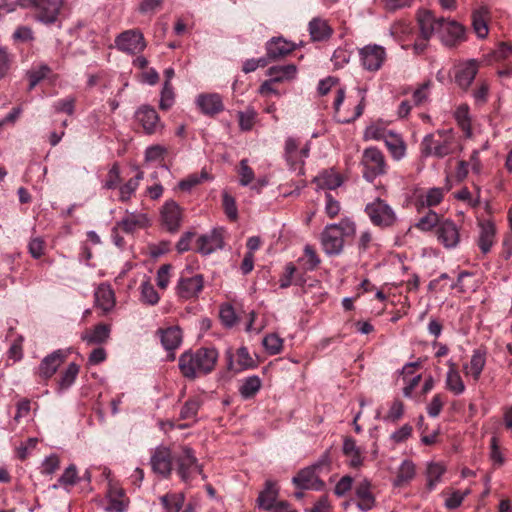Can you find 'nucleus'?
Masks as SVG:
<instances>
[{
	"label": "nucleus",
	"mask_w": 512,
	"mask_h": 512,
	"mask_svg": "<svg viewBox=\"0 0 512 512\" xmlns=\"http://www.w3.org/2000/svg\"><path fill=\"white\" fill-rule=\"evenodd\" d=\"M420 34L415 40L414 50L417 54L425 51L433 34H438L446 46H456L465 39L464 27L455 20L444 17L436 18L431 11H419L417 16Z\"/></svg>",
	"instance_id": "f257e3e1"
},
{
	"label": "nucleus",
	"mask_w": 512,
	"mask_h": 512,
	"mask_svg": "<svg viewBox=\"0 0 512 512\" xmlns=\"http://www.w3.org/2000/svg\"><path fill=\"white\" fill-rule=\"evenodd\" d=\"M218 351L214 347H201L195 351L188 350L179 357V369L188 379L211 373L218 359Z\"/></svg>",
	"instance_id": "f03ea898"
},
{
	"label": "nucleus",
	"mask_w": 512,
	"mask_h": 512,
	"mask_svg": "<svg viewBox=\"0 0 512 512\" xmlns=\"http://www.w3.org/2000/svg\"><path fill=\"white\" fill-rule=\"evenodd\" d=\"M419 147L423 157L441 159L454 154L458 150L459 144L452 129H438L427 134Z\"/></svg>",
	"instance_id": "7ed1b4c3"
},
{
	"label": "nucleus",
	"mask_w": 512,
	"mask_h": 512,
	"mask_svg": "<svg viewBox=\"0 0 512 512\" xmlns=\"http://www.w3.org/2000/svg\"><path fill=\"white\" fill-rule=\"evenodd\" d=\"M355 233V224L349 219H343L339 224H331L325 227L321 235L323 250L328 255H338L344 245V237H350Z\"/></svg>",
	"instance_id": "20e7f679"
},
{
	"label": "nucleus",
	"mask_w": 512,
	"mask_h": 512,
	"mask_svg": "<svg viewBox=\"0 0 512 512\" xmlns=\"http://www.w3.org/2000/svg\"><path fill=\"white\" fill-rule=\"evenodd\" d=\"M361 164L363 166V177L368 182L372 183L378 176L386 173L385 157L375 147H369L363 151Z\"/></svg>",
	"instance_id": "39448f33"
},
{
	"label": "nucleus",
	"mask_w": 512,
	"mask_h": 512,
	"mask_svg": "<svg viewBox=\"0 0 512 512\" xmlns=\"http://www.w3.org/2000/svg\"><path fill=\"white\" fill-rule=\"evenodd\" d=\"M174 461L177 464V473L184 482L191 481L196 474L202 472L194 450L187 446L183 447L179 454L174 455Z\"/></svg>",
	"instance_id": "423d86ee"
},
{
	"label": "nucleus",
	"mask_w": 512,
	"mask_h": 512,
	"mask_svg": "<svg viewBox=\"0 0 512 512\" xmlns=\"http://www.w3.org/2000/svg\"><path fill=\"white\" fill-rule=\"evenodd\" d=\"M365 212L375 226L382 228L393 226L397 220L393 209L380 198H377L372 203L367 204Z\"/></svg>",
	"instance_id": "0eeeda50"
},
{
	"label": "nucleus",
	"mask_w": 512,
	"mask_h": 512,
	"mask_svg": "<svg viewBox=\"0 0 512 512\" xmlns=\"http://www.w3.org/2000/svg\"><path fill=\"white\" fill-rule=\"evenodd\" d=\"M118 50L128 54H139L146 48V41L138 29H130L119 34L115 39Z\"/></svg>",
	"instance_id": "6e6552de"
},
{
	"label": "nucleus",
	"mask_w": 512,
	"mask_h": 512,
	"mask_svg": "<svg viewBox=\"0 0 512 512\" xmlns=\"http://www.w3.org/2000/svg\"><path fill=\"white\" fill-rule=\"evenodd\" d=\"M321 467L322 463H317L300 470L292 479L295 487L304 490H323L325 483L317 475V471L320 470Z\"/></svg>",
	"instance_id": "1a4fd4ad"
},
{
	"label": "nucleus",
	"mask_w": 512,
	"mask_h": 512,
	"mask_svg": "<svg viewBox=\"0 0 512 512\" xmlns=\"http://www.w3.org/2000/svg\"><path fill=\"white\" fill-rule=\"evenodd\" d=\"M204 288V279L201 274L193 276L182 275L176 285V294L181 300L198 298Z\"/></svg>",
	"instance_id": "9d476101"
},
{
	"label": "nucleus",
	"mask_w": 512,
	"mask_h": 512,
	"mask_svg": "<svg viewBox=\"0 0 512 512\" xmlns=\"http://www.w3.org/2000/svg\"><path fill=\"white\" fill-rule=\"evenodd\" d=\"M174 456L171 451L163 446L157 447L151 456V467L154 473L169 478L172 473Z\"/></svg>",
	"instance_id": "9b49d317"
},
{
	"label": "nucleus",
	"mask_w": 512,
	"mask_h": 512,
	"mask_svg": "<svg viewBox=\"0 0 512 512\" xmlns=\"http://www.w3.org/2000/svg\"><path fill=\"white\" fill-rule=\"evenodd\" d=\"M359 54L363 67L369 71H378L386 59L385 49L376 44L365 46Z\"/></svg>",
	"instance_id": "f8f14e48"
},
{
	"label": "nucleus",
	"mask_w": 512,
	"mask_h": 512,
	"mask_svg": "<svg viewBox=\"0 0 512 512\" xmlns=\"http://www.w3.org/2000/svg\"><path fill=\"white\" fill-rule=\"evenodd\" d=\"M436 236L439 243L445 248H455L460 242V232L454 221L442 219L436 229Z\"/></svg>",
	"instance_id": "ddd939ff"
},
{
	"label": "nucleus",
	"mask_w": 512,
	"mask_h": 512,
	"mask_svg": "<svg viewBox=\"0 0 512 512\" xmlns=\"http://www.w3.org/2000/svg\"><path fill=\"white\" fill-rule=\"evenodd\" d=\"M36 9V18L46 24L57 20L62 0H33Z\"/></svg>",
	"instance_id": "4468645a"
},
{
	"label": "nucleus",
	"mask_w": 512,
	"mask_h": 512,
	"mask_svg": "<svg viewBox=\"0 0 512 512\" xmlns=\"http://www.w3.org/2000/svg\"><path fill=\"white\" fill-rule=\"evenodd\" d=\"M223 247L222 230L213 229L210 233L201 235L196 240V251L203 255H208L217 249Z\"/></svg>",
	"instance_id": "2eb2a0df"
},
{
	"label": "nucleus",
	"mask_w": 512,
	"mask_h": 512,
	"mask_svg": "<svg viewBox=\"0 0 512 512\" xmlns=\"http://www.w3.org/2000/svg\"><path fill=\"white\" fill-rule=\"evenodd\" d=\"M67 354L63 350H57L46 356L38 368V376L42 380H48L57 371L58 367L64 362Z\"/></svg>",
	"instance_id": "dca6fc26"
},
{
	"label": "nucleus",
	"mask_w": 512,
	"mask_h": 512,
	"mask_svg": "<svg viewBox=\"0 0 512 512\" xmlns=\"http://www.w3.org/2000/svg\"><path fill=\"white\" fill-rule=\"evenodd\" d=\"M161 218L169 232H177L182 219L180 206L175 201H167L161 210Z\"/></svg>",
	"instance_id": "f3484780"
},
{
	"label": "nucleus",
	"mask_w": 512,
	"mask_h": 512,
	"mask_svg": "<svg viewBox=\"0 0 512 512\" xmlns=\"http://www.w3.org/2000/svg\"><path fill=\"white\" fill-rule=\"evenodd\" d=\"M196 102L205 115L214 116L224 110L222 98L217 93L200 94Z\"/></svg>",
	"instance_id": "a211bd4d"
},
{
	"label": "nucleus",
	"mask_w": 512,
	"mask_h": 512,
	"mask_svg": "<svg viewBox=\"0 0 512 512\" xmlns=\"http://www.w3.org/2000/svg\"><path fill=\"white\" fill-rule=\"evenodd\" d=\"M477 72V61L469 60L457 68L455 73V82L461 89L467 90L475 79Z\"/></svg>",
	"instance_id": "6ab92c4d"
},
{
	"label": "nucleus",
	"mask_w": 512,
	"mask_h": 512,
	"mask_svg": "<svg viewBox=\"0 0 512 512\" xmlns=\"http://www.w3.org/2000/svg\"><path fill=\"white\" fill-rule=\"evenodd\" d=\"M136 120L147 134H153L159 124V116L152 107L143 106L136 112Z\"/></svg>",
	"instance_id": "aec40b11"
},
{
	"label": "nucleus",
	"mask_w": 512,
	"mask_h": 512,
	"mask_svg": "<svg viewBox=\"0 0 512 512\" xmlns=\"http://www.w3.org/2000/svg\"><path fill=\"white\" fill-rule=\"evenodd\" d=\"M295 49V45L285 39L273 38L266 44L267 56L271 60H277L290 54Z\"/></svg>",
	"instance_id": "412c9836"
},
{
	"label": "nucleus",
	"mask_w": 512,
	"mask_h": 512,
	"mask_svg": "<svg viewBox=\"0 0 512 512\" xmlns=\"http://www.w3.org/2000/svg\"><path fill=\"white\" fill-rule=\"evenodd\" d=\"M486 349L483 347L477 348L473 351L470 364L465 365L464 372L466 375H471L474 381H478L480 379L481 373L486 364Z\"/></svg>",
	"instance_id": "4be33fe9"
},
{
	"label": "nucleus",
	"mask_w": 512,
	"mask_h": 512,
	"mask_svg": "<svg viewBox=\"0 0 512 512\" xmlns=\"http://www.w3.org/2000/svg\"><path fill=\"white\" fill-rule=\"evenodd\" d=\"M490 10L487 6H479L472 13V25L478 37L484 38L488 34Z\"/></svg>",
	"instance_id": "5701e85b"
},
{
	"label": "nucleus",
	"mask_w": 512,
	"mask_h": 512,
	"mask_svg": "<svg viewBox=\"0 0 512 512\" xmlns=\"http://www.w3.org/2000/svg\"><path fill=\"white\" fill-rule=\"evenodd\" d=\"M158 334L163 347L167 351H174L177 349L182 341L181 329L177 326L168 327L166 329H159Z\"/></svg>",
	"instance_id": "b1692460"
},
{
	"label": "nucleus",
	"mask_w": 512,
	"mask_h": 512,
	"mask_svg": "<svg viewBox=\"0 0 512 512\" xmlns=\"http://www.w3.org/2000/svg\"><path fill=\"white\" fill-rule=\"evenodd\" d=\"M278 487L274 481L267 480L265 489L260 492L257 499L258 505L264 510H275Z\"/></svg>",
	"instance_id": "393cba45"
},
{
	"label": "nucleus",
	"mask_w": 512,
	"mask_h": 512,
	"mask_svg": "<svg viewBox=\"0 0 512 512\" xmlns=\"http://www.w3.org/2000/svg\"><path fill=\"white\" fill-rule=\"evenodd\" d=\"M444 194V188L435 187L429 189L425 195H420L415 203L418 212L425 208L437 206L443 200Z\"/></svg>",
	"instance_id": "a878e982"
},
{
	"label": "nucleus",
	"mask_w": 512,
	"mask_h": 512,
	"mask_svg": "<svg viewBox=\"0 0 512 512\" xmlns=\"http://www.w3.org/2000/svg\"><path fill=\"white\" fill-rule=\"evenodd\" d=\"M95 303L104 313L112 310L115 305L114 292L109 285L101 284L95 291Z\"/></svg>",
	"instance_id": "bb28decb"
},
{
	"label": "nucleus",
	"mask_w": 512,
	"mask_h": 512,
	"mask_svg": "<svg viewBox=\"0 0 512 512\" xmlns=\"http://www.w3.org/2000/svg\"><path fill=\"white\" fill-rule=\"evenodd\" d=\"M448 366L449 370L445 381L446 388L455 395H460L465 391V384L457 369V365L452 361H448Z\"/></svg>",
	"instance_id": "cd10ccee"
},
{
	"label": "nucleus",
	"mask_w": 512,
	"mask_h": 512,
	"mask_svg": "<svg viewBox=\"0 0 512 512\" xmlns=\"http://www.w3.org/2000/svg\"><path fill=\"white\" fill-rule=\"evenodd\" d=\"M164 512H180L184 506V493L168 492L159 497Z\"/></svg>",
	"instance_id": "c85d7f7f"
},
{
	"label": "nucleus",
	"mask_w": 512,
	"mask_h": 512,
	"mask_svg": "<svg viewBox=\"0 0 512 512\" xmlns=\"http://www.w3.org/2000/svg\"><path fill=\"white\" fill-rule=\"evenodd\" d=\"M370 486V482L366 479L356 486V495L359 499L357 505L362 511H369L375 503L374 496L370 491Z\"/></svg>",
	"instance_id": "c756f323"
},
{
	"label": "nucleus",
	"mask_w": 512,
	"mask_h": 512,
	"mask_svg": "<svg viewBox=\"0 0 512 512\" xmlns=\"http://www.w3.org/2000/svg\"><path fill=\"white\" fill-rule=\"evenodd\" d=\"M110 331V325L99 323L93 329L86 331L82 336V340L88 344H102L109 338Z\"/></svg>",
	"instance_id": "7c9ffc66"
},
{
	"label": "nucleus",
	"mask_w": 512,
	"mask_h": 512,
	"mask_svg": "<svg viewBox=\"0 0 512 512\" xmlns=\"http://www.w3.org/2000/svg\"><path fill=\"white\" fill-rule=\"evenodd\" d=\"M128 506V499L122 489L111 488L108 493V512H124Z\"/></svg>",
	"instance_id": "2f4dec72"
},
{
	"label": "nucleus",
	"mask_w": 512,
	"mask_h": 512,
	"mask_svg": "<svg viewBox=\"0 0 512 512\" xmlns=\"http://www.w3.org/2000/svg\"><path fill=\"white\" fill-rule=\"evenodd\" d=\"M384 142L391 156L395 160H400L405 156L406 144L400 135L392 132L391 134L387 135Z\"/></svg>",
	"instance_id": "473e14b6"
},
{
	"label": "nucleus",
	"mask_w": 512,
	"mask_h": 512,
	"mask_svg": "<svg viewBox=\"0 0 512 512\" xmlns=\"http://www.w3.org/2000/svg\"><path fill=\"white\" fill-rule=\"evenodd\" d=\"M309 33L313 41H323L332 34V29L325 20L314 18L309 23Z\"/></svg>",
	"instance_id": "72a5a7b5"
},
{
	"label": "nucleus",
	"mask_w": 512,
	"mask_h": 512,
	"mask_svg": "<svg viewBox=\"0 0 512 512\" xmlns=\"http://www.w3.org/2000/svg\"><path fill=\"white\" fill-rule=\"evenodd\" d=\"M148 219L143 214H129L117 224L125 233H133L137 228L146 226Z\"/></svg>",
	"instance_id": "f704fd0d"
},
{
	"label": "nucleus",
	"mask_w": 512,
	"mask_h": 512,
	"mask_svg": "<svg viewBox=\"0 0 512 512\" xmlns=\"http://www.w3.org/2000/svg\"><path fill=\"white\" fill-rule=\"evenodd\" d=\"M416 474L415 465L410 460H404L397 472V476L394 480V485L397 487H402L408 484Z\"/></svg>",
	"instance_id": "c9c22d12"
},
{
	"label": "nucleus",
	"mask_w": 512,
	"mask_h": 512,
	"mask_svg": "<svg viewBox=\"0 0 512 512\" xmlns=\"http://www.w3.org/2000/svg\"><path fill=\"white\" fill-rule=\"evenodd\" d=\"M343 453L350 458L351 467L358 468L362 465L363 458L361 455V451L359 447H357L356 441L353 438H345L343 444Z\"/></svg>",
	"instance_id": "e433bc0d"
},
{
	"label": "nucleus",
	"mask_w": 512,
	"mask_h": 512,
	"mask_svg": "<svg viewBox=\"0 0 512 512\" xmlns=\"http://www.w3.org/2000/svg\"><path fill=\"white\" fill-rule=\"evenodd\" d=\"M495 237V227L492 223L487 222L481 225L478 245L481 251L486 254L490 251Z\"/></svg>",
	"instance_id": "4c0bfd02"
},
{
	"label": "nucleus",
	"mask_w": 512,
	"mask_h": 512,
	"mask_svg": "<svg viewBox=\"0 0 512 512\" xmlns=\"http://www.w3.org/2000/svg\"><path fill=\"white\" fill-rule=\"evenodd\" d=\"M261 386L262 382L258 376H250L243 380L239 392L244 399H251L259 392Z\"/></svg>",
	"instance_id": "58836bf2"
},
{
	"label": "nucleus",
	"mask_w": 512,
	"mask_h": 512,
	"mask_svg": "<svg viewBox=\"0 0 512 512\" xmlns=\"http://www.w3.org/2000/svg\"><path fill=\"white\" fill-rule=\"evenodd\" d=\"M296 74V66L293 64L285 66H273L268 69V75L272 81L281 82L294 78Z\"/></svg>",
	"instance_id": "ea45409f"
},
{
	"label": "nucleus",
	"mask_w": 512,
	"mask_h": 512,
	"mask_svg": "<svg viewBox=\"0 0 512 512\" xmlns=\"http://www.w3.org/2000/svg\"><path fill=\"white\" fill-rule=\"evenodd\" d=\"M315 182L322 189L333 190L342 184V179L339 174L332 171H324L315 178Z\"/></svg>",
	"instance_id": "a19ab883"
},
{
	"label": "nucleus",
	"mask_w": 512,
	"mask_h": 512,
	"mask_svg": "<svg viewBox=\"0 0 512 512\" xmlns=\"http://www.w3.org/2000/svg\"><path fill=\"white\" fill-rule=\"evenodd\" d=\"M298 262L304 271H313L320 264V259L315 250L307 245L303 256L299 258Z\"/></svg>",
	"instance_id": "79ce46f5"
},
{
	"label": "nucleus",
	"mask_w": 512,
	"mask_h": 512,
	"mask_svg": "<svg viewBox=\"0 0 512 512\" xmlns=\"http://www.w3.org/2000/svg\"><path fill=\"white\" fill-rule=\"evenodd\" d=\"M305 280L302 276L297 275V269L294 264L289 263L285 267L284 274L279 279L280 288H288L292 283L302 284Z\"/></svg>",
	"instance_id": "37998d69"
},
{
	"label": "nucleus",
	"mask_w": 512,
	"mask_h": 512,
	"mask_svg": "<svg viewBox=\"0 0 512 512\" xmlns=\"http://www.w3.org/2000/svg\"><path fill=\"white\" fill-rule=\"evenodd\" d=\"M445 467L440 463H430L427 467V489L432 491L445 473Z\"/></svg>",
	"instance_id": "c03bdc74"
},
{
	"label": "nucleus",
	"mask_w": 512,
	"mask_h": 512,
	"mask_svg": "<svg viewBox=\"0 0 512 512\" xmlns=\"http://www.w3.org/2000/svg\"><path fill=\"white\" fill-rule=\"evenodd\" d=\"M15 61V56L5 47H0V80L6 78Z\"/></svg>",
	"instance_id": "a18cd8bd"
},
{
	"label": "nucleus",
	"mask_w": 512,
	"mask_h": 512,
	"mask_svg": "<svg viewBox=\"0 0 512 512\" xmlns=\"http://www.w3.org/2000/svg\"><path fill=\"white\" fill-rule=\"evenodd\" d=\"M201 405L202 401L199 397L189 398L181 409V419L188 420L195 418Z\"/></svg>",
	"instance_id": "49530a36"
},
{
	"label": "nucleus",
	"mask_w": 512,
	"mask_h": 512,
	"mask_svg": "<svg viewBox=\"0 0 512 512\" xmlns=\"http://www.w3.org/2000/svg\"><path fill=\"white\" fill-rule=\"evenodd\" d=\"M441 221H442V219H440L439 215L436 212L429 210L426 215L422 216L418 220L415 227L422 231H429L434 227L437 228L438 224Z\"/></svg>",
	"instance_id": "de8ad7c7"
},
{
	"label": "nucleus",
	"mask_w": 512,
	"mask_h": 512,
	"mask_svg": "<svg viewBox=\"0 0 512 512\" xmlns=\"http://www.w3.org/2000/svg\"><path fill=\"white\" fill-rule=\"evenodd\" d=\"M79 482L77 467L74 464L69 465L63 474L58 478V483L65 489H69Z\"/></svg>",
	"instance_id": "09e8293b"
},
{
	"label": "nucleus",
	"mask_w": 512,
	"mask_h": 512,
	"mask_svg": "<svg viewBox=\"0 0 512 512\" xmlns=\"http://www.w3.org/2000/svg\"><path fill=\"white\" fill-rule=\"evenodd\" d=\"M143 178V173L138 172L137 175L131 179H129L124 185L120 187V200L127 201L130 199L131 195L137 189L140 180Z\"/></svg>",
	"instance_id": "8fccbe9b"
},
{
	"label": "nucleus",
	"mask_w": 512,
	"mask_h": 512,
	"mask_svg": "<svg viewBox=\"0 0 512 512\" xmlns=\"http://www.w3.org/2000/svg\"><path fill=\"white\" fill-rule=\"evenodd\" d=\"M141 300L149 305H155L158 303L160 297L154 286L150 281H144L141 283Z\"/></svg>",
	"instance_id": "3c124183"
},
{
	"label": "nucleus",
	"mask_w": 512,
	"mask_h": 512,
	"mask_svg": "<svg viewBox=\"0 0 512 512\" xmlns=\"http://www.w3.org/2000/svg\"><path fill=\"white\" fill-rule=\"evenodd\" d=\"M237 364L239 366V369L237 371H242L246 369H252L257 366L254 359L249 354V351L246 347H240L237 352Z\"/></svg>",
	"instance_id": "603ef678"
},
{
	"label": "nucleus",
	"mask_w": 512,
	"mask_h": 512,
	"mask_svg": "<svg viewBox=\"0 0 512 512\" xmlns=\"http://www.w3.org/2000/svg\"><path fill=\"white\" fill-rule=\"evenodd\" d=\"M263 346L270 355H276L281 352L283 341L275 333L268 334L263 339Z\"/></svg>",
	"instance_id": "864d4df0"
},
{
	"label": "nucleus",
	"mask_w": 512,
	"mask_h": 512,
	"mask_svg": "<svg viewBox=\"0 0 512 512\" xmlns=\"http://www.w3.org/2000/svg\"><path fill=\"white\" fill-rule=\"evenodd\" d=\"M208 178V173L206 171H202L200 175L191 174L187 178L180 181L179 189L182 191H189L193 187L202 183L203 180H207Z\"/></svg>",
	"instance_id": "5fc2aeb1"
},
{
	"label": "nucleus",
	"mask_w": 512,
	"mask_h": 512,
	"mask_svg": "<svg viewBox=\"0 0 512 512\" xmlns=\"http://www.w3.org/2000/svg\"><path fill=\"white\" fill-rule=\"evenodd\" d=\"M257 112L253 109H248L245 112L238 113V121L241 130L250 131L256 121Z\"/></svg>",
	"instance_id": "6e6d98bb"
},
{
	"label": "nucleus",
	"mask_w": 512,
	"mask_h": 512,
	"mask_svg": "<svg viewBox=\"0 0 512 512\" xmlns=\"http://www.w3.org/2000/svg\"><path fill=\"white\" fill-rule=\"evenodd\" d=\"M79 372V366L75 363L69 364L67 369L62 373L59 385L60 388L65 389L68 388L75 381L76 376Z\"/></svg>",
	"instance_id": "4d7b16f0"
},
{
	"label": "nucleus",
	"mask_w": 512,
	"mask_h": 512,
	"mask_svg": "<svg viewBox=\"0 0 512 512\" xmlns=\"http://www.w3.org/2000/svg\"><path fill=\"white\" fill-rule=\"evenodd\" d=\"M238 174L242 186L249 185L255 178L253 169L248 165L247 159H242L239 164Z\"/></svg>",
	"instance_id": "13d9d810"
},
{
	"label": "nucleus",
	"mask_w": 512,
	"mask_h": 512,
	"mask_svg": "<svg viewBox=\"0 0 512 512\" xmlns=\"http://www.w3.org/2000/svg\"><path fill=\"white\" fill-rule=\"evenodd\" d=\"M456 120L460 128L465 132L467 136L471 135V122L469 118L468 107L461 106L456 111Z\"/></svg>",
	"instance_id": "bf43d9fd"
},
{
	"label": "nucleus",
	"mask_w": 512,
	"mask_h": 512,
	"mask_svg": "<svg viewBox=\"0 0 512 512\" xmlns=\"http://www.w3.org/2000/svg\"><path fill=\"white\" fill-rule=\"evenodd\" d=\"M51 73V69L42 65L39 69L31 71L29 73V91L35 88V86L42 80L46 79Z\"/></svg>",
	"instance_id": "052dcab7"
},
{
	"label": "nucleus",
	"mask_w": 512,
	"mask_h": 512,
	"mask_svg": "<svg viewBox=\"0 0 512 512\" xmlns=\"http://www.w3.org/2000/svg\"><path fill=\"white\" fill-rule=\"evenodd\" d=\"M446 401V396L444 394L438 393L435 394L431 400V402L427 406V413L430 417L439 416L444 404Z\"/></svg>",
	"instance_id": "680f3d73"
},
{
	"label": "nucleus",
	"mask_w": 512,
	"mask_h": 512,
	"mask_svg": "<svg viewBox=\"0 0 512 512\" xmlns=\"http://www.w3.org/2000/svg\"><path fill=\"white\" fill-rule=\"evenodd\" d=\"M174 100V92L171 83L168 81L164 82L162 91H161V100H160V108L162 110H168L173 105Z\"/></svg>",
	"instance_id": "e2e57ef3"
},
{
	"label": "nucleus",
	"mask_w": 512,
	"mask_h": 512,
	"mask_svg": "<svg viewBox=\"0 0 512 512\" xmlns=\"http://www.w3.org/2000/svg\"><path fill=\"white\" fill-rule=\"evenodd\" d=\"M45 248L46 242L41 237L32 238L28 243V251L35 259H39L44 255Z\"/></svg>",
	"instance_id": "0e129e2a"
},
{
	"label": "nucleus",
	"mask_w": 512,
	"mask_h": 512,
	"mask_svg": "<svg viewBox=\"0 0 512 512\" xmlns=\"http://www.w3.org/2000/svg\"><path fill=\"white\" fill-rule=\"evenodd\" d=\"M171 264L162 265L157 271V285L160 289H166L170 281Z\"/></svg>",
	"instance_id": "69168bd1"
},
{
	"label": "nucleus",
	"mask_w": 512,
	"mask_h": 512,
	"mask_svg": "<svg viewBox=\"0 0 512 512\" xmlns=\"http://www.w3.org/2000/svg\"><path fill=\"white\" fill-rule=\"evenodd\" d=\"M492 56L495 61H504L512 56V45L508 42L499 43L496 50L493 51Z\"/></svg>",
	"instance_id": "338daca9"
},
{
	"label": "nucleus",
	"mask_w": 512,
	"mask_h": 512,
	"mask_svg": "<svg viewBox=\"0 0 512 512\" xmlns=\"http://www.w3.org/2000/svg\"><path fill=\"white\" fill-rule=\"evenodd\" d=\"M75 107V98L67 97L64 99H59L54 103V108L57 112L67 113L68 115H72Z\"/></svg>",
	"instance_id": "774afa93"
}]
</instances>
